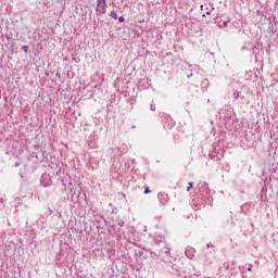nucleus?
Returning <instances> with one entry per match:
<instances>
[{"mask_svg":"<svg viewBox=\"0 0 278 278\" xmlns=\"http://www.w3.org/2000/svg\"><path fill=\"white\" fill-rule=\"evenodd\" d=\"M105 8H108V2L105 0H98V3H97L98 14H105Z\"/></svg>","mask_w":278,"mask_h":278,"instance_id":"1","label":"nucleus"},{"mask_svg":"<svg viewBox=\"0 0 278 278\" xmlns=\"http://www.w3.org/2000/svg\"><path fill=\"white\" fill-rule=\"evenodd\" d=\"M194 188V185L192 182H189L187 186V192H190Z\"/></svg>","mask_w":278,"mask_h":278,"instance_id":"2","label":"nucleus"},{"mask_svg":"<svg viewBox=\"0 0 278 278\" xmlns=\"http://www.w3.org/2000/svg\"><path fill=\"white\" fill-rule=\"evenodd\" d=\"M111 18H114L116 21L118 18V14H116V12L112 11Z\"/></svg>","mask_w":278,"mask_h":278,"instance_id":"3","label":"nucleus"},{"mask_svg":"<svg viewBox=\"0 0 278 278\" xmlns=\"http://www.w3.org/2000/svg\"><path fill=\"white\" fill-rule=\"evenodd\" d=\"M212 12H214V9L206 11V13H203L202 16H212Z\"/></svg>","mask_w":278,"mask_h":278,"instance_id":"4","label":"nucleus"},{"mask_svg":"<svg viewBox=\"0 0 278 278\" xmlns=\"http://www.w3.org/2000/svg\"><path fill=\"white\" fill-rule=\"evenodd\" d=\"M22 49H23V51H24L25 53H27V52L29 51V47H27V46H23Z\"/></svg>","mask_w":278,"mask_h":278,"instance_id":"5","label":"nucleus"},{"mask_svg":"<svg viewBox=\"0 0 278 278\" xmlns=\"http://www.w3.org/2000/svg\"><path fill=\"white\" fill-rule=\"evenodd\" d=\"M151 192V190L149 189V187H146L143 194H149Z\"/></svg>","mask_w":278,"mask_h":278,"instance_id":"6","label":"nucleus"},{"mask_svg":"<svg viewBox=\"0 0 278 278\" xmlns=\"http://www.w3.org/2000/svg\"><path fill=\"white\" fill-rule=\"evenodd\" d=\"M227 21H224L222 24H219V27H227Z\"/></svg>","mask_w":278,"mask_h":278,"instance_id":"7","label":"nucleus"},{"mask_svg":"<svg viewBox=\"0 0 278 278\" xmlns=\"http://www.w3.org/2000/svg\"><path fill=\"white\" fill-rule=\"evenodd\" d=\"M251 270H253V264H250L248 267V273H251Z\"/></svg>","mask_w":278,"mask_h":278,"instance_id":"8","label":"nucleus"},{"mask_svg":"<svg viewBox=\"0 0 278 278\" xmlns=\"http://www.w3.org/2000/svg\"><path fill=\"white\" fill-rule=\"evenodd\" d=\"M118 21H119V23H125V17L119 16V17H118Z\"/></svg>","mask_w":278,"mask_h":278,"instance_id":"9","label":"nucleus"},{"mask_svg":"<svg viewBox=\"0 0 278 278\" xmlns=\"http://www.w3.org/2000/svg\"><path fill=\"white\" fill-rule=\"evenodd\" d=\"M201 10L203 11V5H201Z\"/></svg>","mask_w":278,"mask_h":278,"instance_id":"10","label":"nucleus"}]
</instances>
